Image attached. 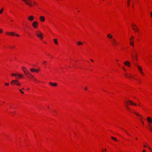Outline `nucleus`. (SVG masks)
Wrapping results in <instances>:
<instances>
[{
    "instance_id": "obj_1",
    "label": "nucleus",
    "mask_w": 152,
    "mask_h": 152,
    "mask_svg": "<svg viewBox=\"0 0 152 152\" xmlns=\"http://www.w3.org/2000/svg\"><path fill=\"white\" fill-rule=\"evenodd\" d=\"M11 83L13 85L18 86H20V83L17 80H12L11 82Z\"/></svg>"
},
{
    "instance_id": "obj_2",
    "label": "nucleus",
    "mask_w": 152,
    "mask_h": 152,
    "mask_svg": "<svg viewBox=\"0 0 152 152\" xmlns=\"http://www.w3.org/2000/svg\"><path fill=\"white\" fill-rule=\"evenodd\" d=\"M36 35L38 37L40 38L41 39H43V37L42 35H43L39 31H37L36 32Z\"/></svg>"
},
{
    "instance_id": "obj_3",
    "label": "nucleus",
    "mask_w": 152,
    "mask_h": 152,
    "mask_svg": "<svg viewBox=\"0 0 152 152\" xmlns=\"http://www.w3.org/2000/svg\"><path fill=\"white\" fill-rule=\"evenodd\" d=\"M22 69L25 75H31V74L29 73L27 69L25 67H22Z\"/></svg>"
},
{
    "instance_id": "obj_4",
    "label": "nucleus",
    "mask_w": 152,
    "mask_h": 152,
    "mask_svg": "<svg viewBox=\"0 0 152 152\" xmlns=\"http://www.w3.org/2000/svg\"><path fill=\"white\" fill-rule=\"evenodd\" d=\"M27 5L30 6H32L33 5L31 3V0H23Z\"/></svg>"
},
{
    "instance_id": "obj_5",
    "label": "nucleus",
    "mask_w": 152,
    "mask_h": 152,
    "mask_svg": "<svg viewBox=\"0 0 152 152\" xmlns=\"http://www.w3.org/2000/svg\"><path fill=\"white\" fill-rule=\"evenodd\" d=\"M12 76H15L16 78H20L23 77V75L19 74H13L12 75Z\"/></svg>"
},
{
    "instance_id": "obj_6",
    "label": "nucleus",
    "mask_w": 152,
    "mask_h": 152,
    "mask_svg": "<svg viewBox=\"0 0 152 152\" xmlns=\"http://www.w3.org/2000/svg\"><path fill=\"white\" fill-rule=\"evenodd\" d=\"M126 103L127 104H129L131 105H135V106L137 105V104L136 103H134L133 102H132V101H131V100H129V101H126Z\"/></svg>"
},
{
    "instance_id": "obj_7",
    "label": "nucleus",
    "mask_w": 152,
    "mask_h": 152,
    "mask_svg": "<svg viewBox=\"0 0 152 152\" xmlns=\"http://www.w3.org/2000/svg\"><path fill=\"white\" fill-rule=\"evenodd\" d=\"M6 34L7 35H11L12 36H14L15 35L16 36L18 37L19 36V35L18 34H15L14 32H6Z\"/></svg>"
},
{
    "instance_id": "obj_8",
    "label": "nucleus",
    "mask_w": 152,
    "mask_h": 152,
    "mask_svg": "<svg viewBox=\"0 0 152 152\" xmlns=\"http://www.w3.org/2000/svg\"><path fill=\"white\" fill-rule=\"evenodd\" d=\"M32 25L34 28H36L38 26V23L37 21H34L32 23Z\"/></svg>"
},
{
    "instance_id": "obj_9",
    "label": "nucleus",
    "mask_w": 152,
    "mask_h": 152,
    "mask_svg": "<svg viewBox=\"0 0 152 152\" xmlns=\"http://www.w3.org/2000/svg\"><path fill=\"white\" fill-rule=\"evenodd\" d=\"M132 28L135 31H137L138 30V28L137 27V26H136L133 23H132Z\"/></svg>"
},
{
    "instance_id": "obj_10",
    "label": "nucleus",
    "mask_w": 152,
    "mask_h": 152,
    "mask_svg": "<svg viewBox=\"0 0 152 152\" xmlns=\"http://www.w3.org/2000/svg\"><path fill=\"white\" fill-rule=\"evenodd\" d=\"M112 42L113 44L115 46H116L117 45V42L114 39H112Z\"/></svg>"
},
{
    "instance_id": "obj_11",
    "label": "nucleus",
    "mask_w": 152,
    "mask_h": 152,
    "mask_svg": "<svg viewBox=\"0 0 152 152\" xmlns=\"http://www.w3.org/2000/svg\"><path fill=\"white\" fill-rule=\"evenodd\" d=\"M45 18L44 16H41L39 18V20L42 22H43L45 21Z\"/></svg>"
},
{
    "instance_id": "obj_12",
    "label": "nucleus",
    "mask_w": 152,
    "mask_h": 152,
    "mask_svg": "<svg viewBox=\"0 0 152 152\" xmlns=\"http://www.w3.org/2000/svg\"><path fill=\"white\" fill-rule=\"evenodd\" d=\"M124 64L126 66H130V63L128 61H126L124 63Z\"/></svg>"
},
{
    "instance_id": "obj_13",
    "label": "nucleus",
    "mask_w": 152,
    "mask_h": 152,
    "mask_svg": "<svg viewBox=\"0 0 152 152\" xmlns=\"http://www.w3.org/2000/svg\"><path fill=\"white\" fill-rule=\"evenodd\" d=\"M133 112L136 115H138V116H139V119H140V120H142V116L141 115H140L138 113H136V112H134V111H133Z\"/></svg>"
},
{
    "instance_id": "obj_14",
    "label": "nucleus",
    "mask_w": 152,
    "mask_h": 152,
    "mask_svg": "<svg viewBox=\"0 0 152 152\" xmlns=\"http://www.w3.org/2000/svg\"><path fill=\"white\" fill-rule=\"evenodd\" d=\"M137 68L140 70V72L141 73L142 75H143V73L142 72L141 68L140 67L139 65H137Z\"/></svg>"
},
{
    "instance_id": "obj_15",
    "label": "nucleus",
    "mask_w": 152,
    "mask_h": 152,
    "mask_svg": "<svg viewBox=\"0 0 152 152\" xmlns=\"http://www.w3.org/2000/svg\"><path fill=\"white\" fill-rule=\"evenodd\" d=\"M147 120L149 123H152V119L150 117H149L147 118Z\"/></svg>"
},
{
    "instance_id": "obj_16",
    "label": "nucleus",
    "mask_w": 152,
    "mask_h": 152,
    "mask_svg": "<svg viewBox=\"0 0 152 152\" xmlns=\"http://www.w3.org/2000/svg\"><path fill=\"white\" fill-rule=\"evenodd\" d=\"M34 19V17L32 16H30L28 18V19L30 21H32Z\"/></svg>"
},
{
    "instance_id": "obj_17",
    "label": "nucleus",
    "mask_w": 152,
    "mask_h": 152,
    "mask_svg": "<svg viewBox=\"0 0 152 152\" xmlns=\"http://www.w3.org/2000/svg\"><path fill=\"white\" fill-rule=\"evenodd\" d=\"M49 83L50 85L53 86H56L57 85V84L56 83H53L52 82H50Z\"/></svg>"
},
{
    "instance_id": "obj_18",
    "label": "nucleus",
    "mask_w": 152,
    "mask_h": 152,
    "mask_svg": "<svg viewBox=\"0 0 152 152\" xmlns=\"http://www.w3.org/2000/svg\"><path fill=\"white\" fill-rule=\"evenodd\" d=\"M135 54H136V53H135ZM132 58H135L136 59V57H137V55L136 54H134L133 53H132Z\"/></svg>"
},
{
    "instance_id": "obj_19",
    "label": "nucleus",
    "mask_w": 152,
    "mask_h": 152,
    "mask_svg": "<svg viewBox=\"0 0 152 152\" xmlns=\"http://www.w3.org/2000/svg\"><path fill=\"white\" fill-rule=\"evenodd\" d=\"M134 37L132 36L130 38V42H133V41H134Z\"/></svg>"
},
{
    "instance_id": "obj_20",
    "label": "nucleus",
    "mask_w": 152,
    "mask_h": 152,
    "mask_svg": "<svg viewBox=\"0 0 152 152\" xmlns=\"http://www.w3.org/2000/svg\"><path fill=\"white\" fill-rule=\"evenodd\" d=\"M30 70L31 72H36V71H37L36 69L32 68H30Z\"/></svg>"
},
{
    "instance_id": "obj_21",
    "label": "nucleus",
    "mask_w": 152,
    "mask_h": 152,
    "mask_svg": "<svg viewBox=\"0 0 152 152\" xmlns=\"http://www.w3.org/2000/svg\"><path fill=\"white\" fill-rule=\"evenodd\" d=\"M131 75L130 74H126V75H125V76L126 77H132L131 76Z\"/></svg>"
},
{
    "instance_id": "obj_22",
    "label": "nucleus",
    "mask_w": 152,
    "mask_h": 152,
    "mask_svg": "<svg viewBox=\"0 0 152 152\" xmlns=\"http://www.w3.org/2000/svg\"><path fill=\"white\" fill-rule=\"evenodd\" d=\"M53 40L54 41V43L56 45H58V41H57V39H53Z\"/></svg>"
},
{
    "instance_id": "obj_23",
    "label": "nucleus",
    "mask_w": 152,
    "mask_h": 152,
    "mask_svg": "<svg viewBox=\"0 0 152 152\" xmlns=\"http://www.w3.org/2000/svg\"><path fill=\"white\" fill-rule=\"evenodd\" d=\"M107 37L108 38L110 39H111L112 38L113 36H112L111 34H109L107 35Z\"/></svg>"
},
{
    "instance_id": "obj_24",
    "label": "nucleus",
    "mask_w": 152,
    "mask_h": 152,
    "mask_svg": "<svg viewBox=\"0 0 152 152\" xmlns=\"http://www.w3.org/2000/svg\"><path fill=\"white\" fill-rule=\"evenodd\" d=\"M111 138L112 139L114 140H115V141H117V139L115 137H111Z\"/></svg>"
},
{
    "instance_id": "obj_25",
    "label": "nucleus",
    "mask_w": 152,
    "mask_h": 152,
    "mask_svg": "<svg viewBox=\"0 0 152 152\" xmlns=\"http://www.w3.org/2000/svg\"><path fill=\"white\" fill-rule=\"evenodd\" d=\"M121 129H122V130H123L124 131L126 132V133L128 135H129H129H130V134H129V133H128L127 132H126V131L125 130H124V129L123 128H121Z\"/></svg>"
},
{
    "instance_id": "obj_26",
    "label": "nucleus",
    "mask_w": 152,
    "mask_h": 152,
    "mask_svg": "<svg viewBox=\"0 0 152 152\" xmlns=\"http://www.w3.org/2000/svg\"><path fill=\"white\" fill-rule=\"evenodd\" d=\"M78 45H83V43H82L78 41L77 42Z\"/></svg>"
},
{
    "instance_id": "obj_27",
    "label": "nucleus",
    "mask_w": 152,
    "mask_h": 152,
    "mask_svg": "<svg viewBox=\"0 0 152 152\" xmlns=\"http://www.w3.org/2000/svg\"><path fill=\"white\" fill-rule=\"evenodd\" d=\"M130 44L132 46V47H134V42H130Z\"/></svg>"
},
{
    "instance_id": "obj_28",
    "label": "nucleus",
    "mask_w": 152,
    "mask_h": 152,
    "mask_svg": "<svg viewBox=\"0 0 152 152\" xmlns=\"http://www.w3.org/2000/svg\"><path fill=\"white\" fill-rule=\"evenodd\" d=\"M130 2V0H128L127 1V4L128 6H129Z\"/></svg>"
},
{
    "instance_id": "obj_29",
    "label": "nucleus",
    "mask_w": 152,
    "mask_h": 152,
    "mask_svg": "<svg viewBox=\"0 0 152 152\" xmlns=\"http://www.w3.org/2000/svg\"><path fill=\"white\" fill-rule=\"evenodd\" d=\"M4 10V9L2 8L1 10H0V14H1Z\"/></svg>"
},
{
    "instance_id": "obj_30",
    "label": "nucleus",
    "mask_w": 152,
    "mask_h": 152,
    "mask_svg": "<svg viewBox=\"0 0 152 152\" xmlns=\"http://www.w3.org/2000/svg\"><path fill=\"white\" fill-rule=\"evenodd\" d=\"M149 126L151 131L152 132V128L151 127V125H149Z\"/></svg>"
},
{
    "instance_id": "obj_31",
    "label": "nucleus",
    "mask_w": 152,
    "mask_h": 152,
    "mask_svg": "<svg viewBox=\"0 0 152 152\" xmlns=\"http://www.w3.org/2000/svg\"><path fill=\"white\" fill-rule=\"evenodd\" d=\"M19 90L23 94L24 93V92L23 91H22L21 89H19Z\"/></svg>"
},
{
    "instance_id": "obj_32",
    "label": "nucleus",
    "mask_w": 152,
    "mask_h": 152,
    "mask_svg": "<svg viewBox=\"0 0 152 152\" xmlns=\"http://www.w3.org/2000/svg\"><path fill=\"white\" fill-rule=\"evenodd\" d=\"M125 106L126 107L128 110L129 109V107L127 105H125Z\"/></svg>"
},
{
    "instance_id": "obj_33",
    "label": "nucleus",
    "mask_w": 152,
    "mask_h": 152,
    "mask_svg": "<svg viewBox=\"0 0 152 152\" xmlns=\"http://www.w3.org/2000/svg\"><path fill=\"white\" fill-rule=\"evenodd\" d=\"M125 106L126 107L128 110L129 109V107L127 105H125Z\"/></svg>"
},
{
    "instance_id": "obj_34",
    "label": "nucleus",
    "mask_w": 152,
    "mask_h": 152,
    "mask_svg": "<svg viewBox=\"0 0 152 152\" xmlns=\"http://www.w3.org/2000/svg\"><path fill=\"white\" fill-rule=\"evenodd\" d=\"M47 62V61H44L43 62V64L44 65H45L46 64H45V63H46Z\"/></svg>"
},
{
    "instance_id": "obj_35",
    "label": "nucleus",
    "mask_w": 152,
    "mask_h": 152,
    "mask_svg": "<svg viewBox=\"0 0 152 152\" xmlns=\"http://www.w3.org/2000/svg\"><path fill=\"white\" fill-rule=\"evenodd\" d=\"M5 85L6 86H8L9 85V84L8 83H5Z\"/></svg>"
},
{
    "instance_id": "obj_36",
    "label": "nucleus",
    "mask_w": 152,
    "mask_h": 152,
    "mask_svg": "<svg viewBox=\"0 0 152 152\" xmlns=\"http://www.w3.org/2000/svg\"><path fill=\"white\" fill-rule=\"evenodd\" d=\"M33 3L34 4H35L36 5H37V4L36 3V2H35V1H33Z\"/></svg>"
},
{
    "instance_id": "obj_37",
    "label": "nucleus",
    "mask_w": 152,
    "mask_h": 152,
    "mask_svg": "<svg viewBox=\"0 0 152 152\" xmlns=\"http://www.w3.org/2000/svg\"><path fill=\"white\" fill-rule=\"evenodd\" d=\"M147 148L148 149H150H150H151V148H150V146L149 145L148 146V147H147Z\"/></svg>"
},
{
    "instance_id": "obj_38",
    "label": "nucleus",
    "mask_w": 152,
    "mask_h": 152,
    "mask_svg": "<svg viewBox=\"0 0 152 152\" xmlns=\"http://www.w3.org/2000/svg\"><path fill=\"white\" fill-rule=\"evenodd\" d=\"M3 30L2 29H0V33H1L2 32Z\"/></svg>"
},
{
    "instance_id": "obj_39",
    "label": "nucleus",
    "mask_w": 152,
    "mask_h": 152,
    "mask_svg": "<svg viewBox=\"0 0 152 152\" xmlns=\"http://www.w3.org/2000/svg\"><path fill=\"white\" fill-rule=\"evenodd\" d=\"M150 14H151V18H152V12H151Z\"/></svg>"
},
{
    "instance_id": "obj_40",
    "label": "nucleus",
    "mask_w": 152,
    "mask_h": 152,
    "mask_svg": "<svg viewBox=\"0 0 152 152\" xmlns=\"http://www.w3.org/2000/svg\"><path fill=\"white\" fill-rule=\"evenodd\" d=\"M26 76H27V77H29V76L31 75H31H26Z\"/></svg>"
},
{
    "instance_id": "obj_41",
    "label": "nucleus",
    "mask_w": 152,
    "mask_h": 152,
    "mask_svg": "<svg viewBox=\"0 0 152 152\" xmlns=\"http://www.w3.org/2000/svg\"><path fill=\"white\" fill-rule=\"evenodd\" d=\"M36 70L37 71H36V72H38L39 71V70L36 69Z\"/></svg>"
},
{
    "instance_id": "obj_42",
    "label": "nucleus",
    "mask_w": 152,
    "mask_h": 152,
    "mask_svg": "<svg viewBox=\"0 0 152 152\" xmlns=\"http://www.w3.org/2000/svg\"><path fill=\"white\" fill-rule=\"evenodd\" d=\"M85 90H87V87L86 86V87L85 88Z\"/></svg>"
},
{
    "instance_id": "obj_43",
    "label": "nucleus",
    "mask_w": 152,
    "mask_h": 152,
    "mask_svg": "<svg viewBox=\"0 0 152 152\" xmlns=\"http://www.w3.org/2000/svg\"><path fill=\"white\" fill-rule=\"evenodd\" d=\"M150 151L151 152H152V150L151 149H150Z\"/></svg>"
},
{
    "instance_id": "obj_44",
    "label": "nucleus",
    "mask_w": 152,
    "mask_h": 152,
    "mask_svg": "<svg viewBox=\"0 0 152 152\" xmlns=\"http://www.w3.org/2000/svg\"><path fill=\"white\" fill-rule=\"evenodd\" d=\"M31 78H33V76L32 75H31Z\"/></svg>"
},
{
    "instance_id": "obj_45",
    "label": "nucleus",
    "mask_w": 152,
    "mask_h": 152,
    "mask_svg": "<svg viewBox=\"0 0 152 152\" xmlns=\"http://www.w3.org/2000/svg\"><path fill=\"white\" fill-rule=\"evenodd\" d=\"M91 61H92V62H93V61H93L92 59H91Z\"/></svg>"
},
{
    "instance_id": "obj_46",
    "label": "nucleus",
    "mask_w": 152,
    "mask_h": 152,
    "mask_svg": "<svg viewBox=\"0 0 152 152\" xmlns=\"http://www.w3.org/2000/svg\"><path fill=\"white\" fill-rule=\"evenodd\" d=\"M122 67H123V69H124V70H125V68H124V67L123 66Z\"/></svg>"
},
{
    "instance_id": "obj_47",
    "label": "nucleus",
    "mask_w": 152,
    "mask_h": 152,
    "mask_svg": "<svg viewBox=\"0 0 152 152\" xmlns=\"http://www.w3.org/2000/svg\"><path fill=\"white\" fill-rule=\"evenodd\" d=\"M142 123L143 124H144V122H143L142 121Z\"/></svg>"
},
{
    "instance_id": "obj_48",
    "label": "nucleus",
    "mask_w": 152,
    "mask_h": 152,
    "mask_svg": "<svg viewBox=\"0 0 152 152\" xmlns=\"http://www.w3.org/2000/svg\"><path fill=\"white\" fill-rule=\"evenodd\" d=\"M144 147H145V148L146 147V146L145 145H144Z\"/></svg>"
},
{
    "instance_id": "obj_49",
    "label": "nucleus",
    "mask_w": 152,
    "mask_h": 152,
    "mask_svg": "<svg viewBox=\"0 0 152 152\" xmlns=\"http://www.w3.org/2000/svg\"><path fill=\"white\" fill-rule=\"evenodd\" d=\"M22 90H24V88H22Z\"/></svg>"
},
{
    "instance_id": "obj_50",
    "label": "nucleus",
    "mask_w": 152,
    "mask_h": 152,
    "mask_svg": "<svg viewBox=\"0 0 152 152\" xmlns=\"http://www.w3.org/2000/svg\"><path fill=\"white\" fill-rule=\"evenodd\" d=\"M145 150H144L143 151V152H145Z\"/></svg>"
},
{
    "instance_id": "obj_51",
    "label": "nucleus",
    "mask_w": 152,
    "mask_h": 152,
    "mask_svg": "<svg viewBox=\"0 0 152 152\" xmlns=\"http://www.w3.org/2000/svg\"><path fill=\"white\" fill-rule=\"evenodd\" d=\"M138 81H139L140 83H141V82L139 80H138Z\"/></svg>"
},
{
    "instance_id": "obj_52",
    "label": "nucleus",
    "mask_w": 152,
    "mask_h": 152,
    "mask_svg": "<svg viewBox=\"0 0 152 152\" xmlns=\"http://www.w3.org/2000/svg\"><path fill=\"white\" fill-rule=\"evenodd\" d=\"M34 80H36V79H35V78H34Z\"/></svg>"
},
{
    "instance_id": "obj_53",
    "label": "nucleus",
    "mask_w": 152,
    "mask_h": 152,
    "mask_svg": "<svg viewBox=\"0 0 152 152\" xmlns=\"http://www.w3.org/2000/svg\"><path fill=\"white\" fill-rule=\"evenodd\" d=\"M29 88H28V90H29Z\"/></svg>"
},
{
    "instance_id": "obj_54",
    "label": "nucleus",
    "mask_w": 152,
    "mask_h": 152,
    "mask_svg": "<svg viewBox=\"0 0 152 152\" xmlns=\"http://www.w3.org/2000/svg\"><path fill=\"white\" fill-rule=\"evenodd\" d=\"M103 91H105L104 90H103Z\"/></svg>"
},
{
    "instance_id": "obj_55",
    "label": "nucleus",
    "mask_w": 152,
    "mask_h": 152,
    "mask_svg": "<svg viewBox=\"0 0 152 152\" xmlns=\"http://www.w3.org/2000/svg\"><path fill=\"white\" fill-rule=\"evenodd\" d=\"M136 140H137V138H135Z\"/></svg>"
},
{
    "instance_id": "obj_56",
    "label": "nucleus",
    "mask_w": 152,
    "mask_h": 152,
    "mask_svg": "<svg viewBox=\"0 0 152 152\" xmlns=\"http://www.w3.org/2000/svg\"><path fill=\"white\" fill-rule=\"evenodd\" d=\"M104 150L105 151L106 150V149H105Z\"/></svg>"
}]
</instances>
